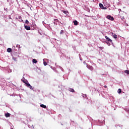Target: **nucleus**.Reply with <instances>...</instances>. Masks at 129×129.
I'll list each match as a JSON object with an SVG mask.
<instances>
[{
	"label": "nucleus",
	"instance_id": "obj_1",
	"mask_svg": "<svg viewBox=\"0 0 129 129\" xmlns=\"http://www.w3.org/2000/svg\"><path fill=\"white\" fill-rule=\"evenodd\" d=\"M106 18L108 19V20H110V21H113L114 20V18L110 15H108Z\"/></svg>",
	"mask_w": 129,
	"mask_h": 129
},
{
	"label": "nucleus",
	"instance_id": "obj_2",
	"mask_svg": "<svg viewBox=\"0 0 129 129\" xmlns=\"http://www.w3.org/2000/svg\"><path fill=\"white\" fill-rule=\"evenodd\" d=\"M99 5L100 8H101L102 9V10H106V9H107V8H106V7H104L103 6V5L101 3H100L99 4Z\"/></svg>",
	"mask_w": 129,
	"mask_h": 129
},
{
	"label": "nucleus",
	"instance_id": "obj_3",
	"mask_svg": "<svg viewBox=\"0 0 129 129\" xmlns=\"http://www.w3.org/2000/svg\"><path fill=\"white\" fill-rule=\"evenodd\" d=\"M105 38L107 40V41H108V42H110V43H112V40L111 39H110V38H109L107 36H105Z\"/></svg>",
	"mask_w": 129,
	"mask_h": 129
},
{
	"label": "nucleus",
	"instance_id": "obj_4",
	"mask_svg": "<svg viewBox=\"0 0 129 129\" xmlns=\"http://www.w3.org/2000/svg\"><path fill=\"white\" fill-rule=\"evenodd\" d=\"M24 28L27 31H30V30H31V27L30 26H27V25H25Z\"/></svg>",
	"mask_w": 129,
	"mask_h": 129
},
{
	"label": "nucleus",
	"instance_id": "obj_5",
	"mask_svg": "<svg viewBox=\"0 0 129 129\" xmlns=\"http://www.w3.org/2000/svg\"><path fill=\"white\" fill-rule=\"evenodd\" d=\"M25 85L30 89H33V87H32V86H31L30 84H29V82L27 84H26Z\"/></svg>",
	"mask_w": 129,
	"mask_h": 129
},
{
	"label": "nucleus",
	"instance_id": "obj_6",
	"mask_svg": "<svg viewBox=\"0 0 129 129\" xmlns=\"http://www.w3.org/2000/svg\"><path fill=\"white\" fill-rule=\"evenodd\" d=\"M112 36L114 39H117V35L116 34L112 33Z\"/></svg>",
	"mask_w": 129,
	"mask_h": 129
},
{
	"label": "nucleus",
	"instance_id": "obj_7",
	"mask_svg": "<svg viewBox=\"0 0 129 129\" xmlns=\"http://www.w3.org/2000/svg\"><path fill=\"white\" fill-rule=\"evenodd\" d=\"M73 23L75 26H77V25H78V22L77 20L73 21Z\"/></svg>",
	"mask_w": 129,
	"mask_h": 129
},
{
	"label": "nucleus",
	"instance_id": "obj_8",
	"mask_svg": "<svg viewBox=\"0 0 129 129\" xmlns=\"http://www.w3.org/2000/svg\"><path fill=\"white\" fill-rule=\"evenodd\" d=\"M69 91H70V92H75V91L74 90V89L72 88H69Z\"/></svg>",
	"mask_w": 129,
	"mask_h": 129
},
{
	"label": "nucleus",
	"instance_id": "obj_9",
	"mask_svg": "<svg viewBox=\"0 0 129 129\" xmlns=\"http://www.w3.org/2000/svg\"><path fill=\"white\" fill-rule=\"evenodd\" d=\"M40 107H42L43 108H47V106H46L44 104H41Z\"/></svg>",
	"mask_w": 129,
	"mask_h": 129
},
{
	"label": "nucleus",
	"instance_id": "obj_10",
	"mask_svg": "<svg viewBox=\"0 0 129 129\" xmlns=\"http://www.w3.org/2000/svg\"><path fill=\"white\" fill-rule=\"evenodd\" d=\"M32 62H33V63H35V64L38 63V61L36 59H33L32 60Z\"/></svg>",
	"mask_w": 129,
	"mask_h": 129
},
{
	"label": "nucleus",
	"instance_id": "obj_11",
	"mask_svg": "<svg viewBox=\"0 0 129 129\" xmlns=\"http://www.w3.org/2000/svg\"><path fill=\"white\" fill-rule=\"evenodd\" d=\"M87 67H88V68L89 69H90L91 71H92V70L93 69V67H92V66H87Z\"/></svg>",
	"mask_w": 129,
	"mask_h": 129
},
{
	"label": "nucleus",
	"instance_id": "obj_12",
	"mask_svg": "<svg viewBox=\"0 0 129 129\" xmlns=\"http://www.w3.org/2000/svg\"><path fill=\"white\" fill-rule=\"evenodd\" d=\"M11 116V114H10V113H7L5 114V116L6 117H9Z\"/></svg>",
	"mask_w": 129,
	"mask_h": 129
},
{
	"label": "nucleus",
	"instance_id": "obj_13",
	"mask_svg": "<svg viewBox=\"0 0 129 129\" xmlns=\"http://www.w3.org/2000/svg\"><path fill=\"white\" fill-rule=\"evenodd\" d=\"M7 52H8L9 53H11V52H12V48H8Z\"/></svg>",
	"mask_w": 129,
	"mask_h": 129
},
{
	"label": "nucleus",
	"instance_id": "obj_14",
	"mask_svg": "<svg viewBox=\"0 0 129 129\" xmlns=\"http://www.w3.org/2000/svg\"><path fill=\"white\" fill-rule=\"evenodd\" d=\"M62 12L63 14H65V15H67L68 14V11H62Z\"/></svg>",
	"mask_w": 129,
	"mask_h": 129
},
{
	"label": "nucleus",
	"instance_id": "obj_15",
	"mask_svg": "<svg viewBox=\"0 0 129 129\" xmlns=\"http://www.w3.org/2000/svg\"><path fill=\"white\" fill-rule=\"evenodd\" d=\"M23 83H25V85L28 83V81H23Z\"/></svg>",
	"mask_w": 129,
	"mask_h": 129
},
{
	"label": "nucleus",
	"instance_id": "obj_16",
	"mask_svg": "<svg viewBox=\"0 0 129 129\" xmlns=\"http://www.w3.org/2000/svg\"><path fill=\"white\" fill-rule=\"evenodd\" d=\"M117 92H118V93L120 94V93L121 92V89H118Z\"/></svg>",
	"mask_w": 129,
	"mask_h": 129
},
{
	"label": "nucleus",
	"instance_id": "obj_17",
	"mask_svg": "<svg viewBox=\"0 0 129 129\" xmlns=\"http://www.w3.org/2000/svg\"><path fill=\"white\" fill-rule=\"evenodd\" d=\"M124 73H126V74H129V70H125L124 71Z\"/></svg>",
	"mask_w": 129,
	"mask_h": 129
},
{
	"label": "nucleus",
	"instance_id": "obj_18",
	"mask_svg": "<svg viewBox=\"0 0 129 129\" xmlns=\"http://www.w3.org/2000/svg\"><path fill=\"white\" fill-rule=\"evenodd\" d=\"M43 64H44V66H47V62H46V61H44L43 62Z\"/></svg>",
	"mask_w": 129,
	"mask_h": 129
},
{
	"label": "nucleus",
	"instance_id": "obj_19",
	"mask_svg": "<svg viewBox=\"0 0 129 129\" xmlns=\"http://www.w3.org/2000/svg\"><path fill=\"white\" fill-rule=\"evenodd\" d=\"M29 21H28V20H25V24H29Z\"/></svg>",
	"mask_w": 129,
	"mask_h": 129
},
{
	"label": "nucleus",
	"instance_id": "obj_20",
	"mask_svg": "<svg viewBox=\"0 0 129 129\" xmlns=\"http://www.w3.org/2000/svg\"><path fill=\"white\" fill-rule=\"evenodd\" d=\"M60 33V34H63V30H61Z\"/></svg>",
	"mask_w": 129,
	"mask_h": 129
},
{
	"label": "nucleus",
	"instance_id": "obj_21",
	"mask_svg": "<svg viewBox=\"0 0 129 129\" xmlns=\"http://www.w3.org/2000/svg\"><path fill=\"white\" fill-rule=\"evenodd\" d=\"M104 88H107V86L106 85H105V86H104Z\"/></svg>",
	"mask_w": 129,
	"mask_h": 129
}]
</instances>
